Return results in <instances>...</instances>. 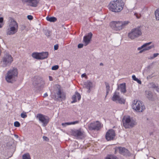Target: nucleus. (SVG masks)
<instances>
[{"label":"nucleus","instance_id":"47","mask_svg":"<svg viewBox=\"0 0 159 159\" xmlns=\"http://www.w3.org/2000/svg\"><path fill=\"white\" fill-rule=\"evenodd\" d=\"M49 78L50 81H52V78L51 76H49Z\"/></svg>","mask_w":159,"mask_h":159},{"label":"nucleus","instance_id":"36","mask_svg":"<svg viewBox=\"0 0 159 159\" xmlns=\"http://www.w3.org/2000/svg\"><path fill=\"white\" fill-rule=\"evenodd\" d=\"M50 31L49 30H47L45 32V35L48 37H49L50 35Z\"/></svg>","mask_w":159,"mask_h":159},{"label":"nucleus","instance_id":"21","mask_svg":"<svg viewBox=\"0 0 159 159\" xmlns=\"http://www.w3.org/2000/svg\"><path fill=\"white\" fill-rule=\"evenodd\" d=\"M118 88L120 89L122 93H125L126 92V85L125 83H122L118 86Z\"/></svg>","mask_w":159,"mask_h":159},{"label":"nucleus","instance_id":"18","mask_svg":"<svg viewBox=\"0 0 159 159\" xmlns=\"http://www.w3.org/2000/svg\"><path fill=\"white\" fill-rule=\"evenodd\" d=\"M77 98L78 101H79L81 98V95L78 92L76 91L75 93L72 97V101L71 102L72 103H74L77 102Z\"/></svg>","mask_w":159,"mask_h":159},{"label":"nucleus","instance_id":"19","mask_svg":"<svg viewBox=\"0 0 159 159\" xmlns=\"http://www.w3.org/2000/svg\"><path fill=\"white\" fill-rule=\"evenodd\" d=\"M56 93L58 98H62L65 97V94L63 92L61 91V88L60 87L58 88V91Z\"/></svg>","mask_w":159,"mask_h":159},{"label":"nucleus","instance_id":"39","mask_svg":"<svg viewBox=\"0 0 159 159\" xmlns=\"http://www.w3.org/2000/svg\"><path fill=\"white\" fill-rule=\"evenodd\" d=\"M132 78L134 80V81H136V80L138 79V78H136V76L134 75H133L132 76Z\"/></svg>","mask_w":159,"mask_h":159},{"label":"nucleus","instance_id":"31","mask_svg":"<svg viewBox=\"0 0 159 159\" xmlns=\"http://www.w3.org/2000/svg\"><path fill=\"white\" fill-rule=\"evenodd\" d=\"M20 116L21 118H25L27 117V115L25 112H23L21 114Z\"/></svg>","mask_w":159,"mask_h":159},{"label":"nucleus","instance_id":"12","mask_svg":"<svg viewBox=\"0 0 159 159\" xmlns=\"http://www.w3.org/2000/svg\"><path fill=\"white\" fill-rule=\"evenodd\" d=\"M37 117L39 119V121L42 123V125L43 126H45L49 122V118L48 117L42 114H38Z\"/></svg>","mask_w":159,"mask_h":159},{"label":"nucleus","instance_id":"20","mask_svg":"<svg viewBox=\"0 0 159 159\" xmlns=\"http://www.w3.org/2000/svg\"><path fill=\"white\" fill-rule=\"evenodd\" d=\"M79 121L76 120L74 121H71L65 123H63L61 124V125L63 127H66L67 126L70 125H75L79 123Z\"/></svg>","mask_w":159,"mask_h":159},{"label":"nucleus","instance_id":"2","mask_svg":"<svg viewBox=\"0 0 159 159\" xmlns=\"http://www.w3.org/2000/svg\"><path fill=\"white\" fill-rule=\"evenodd\" d=\"M18 75L17 69L16 68H13L7 71L5 80L8 83H13L17 80Z\"/></svg>","mask_w":159,"mask_h":159},{"label":"nucleus","instance_id":"16","mask_svg":"<svg viewBox=\"0 0 159 159\" xmlns=\"http://www.w3.org/2000/svg\"><path fill=\"white\" fill-rule=\"evenodd\" d=\"M92 34L91 32L88 34L87 35L84 36L83 38L84 42L85 44V45H87L90 42L92 38Z\"/></svg>","mask_w":159,"mask_h":159},{"label":"nucleus","instance_id":"28","mask_svg":"<svg viewBox=\"0 0 159 159\" xmlns=\"http://www.w3.org/2000/svg\"><path fill=\"white\" fill-rule=\"evenodd\" d=\"M22 157V159H31L29 153L23 154Z\"/></svg>","mask_w":159,"mask_h":159},{"label":"nucleus","instance_id":"53","mask_svg":"<svg viewBox=\"0 0 159 159\" xmlns=\"http://www.w3.org/2000/svg\"><path fill=\"white\" fill-rule=\"evenodd\" d=\"M100 66H102V65H103V64L102 63H100Z\"/></svg>","mask_w":159,"mask_h":159},{"label":"nucleus","instance_id":"48","mask_svg":"<svg viewBox=\"0 0 159 159\" xmlns=\"http://www.w3.org/2000/svg\"><path fill=\"white\" fill-rule=\"evenodd\" d=\"M48 95V94L47 93H45L44 94V95H43V97H46Z\"/></svg>","mask_w":159,"mask_h":159},{"label":"nucleus","instance_id":"1","mask_svg":"<svg viewBox=\"0 0 159 159\" xmlns=\"http://www.w3.org/2000/svg\"><path fill=\"white\" fill-rule=\"evenodd\" d=\"M124 3L122 0H116L111 1L108 7L110 10L115 12H120L123 9Z\"/></svg>","mask_w":159,"mask_h":159},{"label":"nucleus","instance_id":"51","mask_svg":"<svg viewBox=\"0 0 159 159\" xmlns=\"http://www.w3.org/2000/svg\"><path fill=\"white\" fill-rule=\"evenodd\" d=\"M3 24H0V28H2V27Z\"/></svg>","mask_w":159,"mask_h":159},{"label":"nucleus","instance_id":"50","mask_svg":"<svg viewBox=\"0 0 159 159\" xmlns=\"http://www.w3.org/2000/svg\"><path fill=\"white\" fill-rule=\"evenodd\" d=\"M15 137H16V138H18V136L17 135L15 134L14 135Z\"/></svg>","mask_w":159,"mask_h":159},{"label":"nucleus","instance_id":"13","mask_svg":"<svg viewBox=\"0 0 159 159\" xmlns=\"http://www.w3.org/2000/svg\"><path fill=\"white\" fill-rule=\"evenodd\" d=\"M112 101L116 102H118L120 103L124 104L125 102V100L124 98H122L120 97L119 93H115L112 98Z\"/></svg>","mask_w":159,"mask_h":159},{"label":"nucleus","instance_id":"10","mask_svg":"<svg viewBox=\"0 0 159 159\" xmlns=\"http://www.w3.org/2000/svg\"><path fill=\"white\" fill-rule=\"evenodd\" d=\"M89 128L90 130H99L102 127L101 124L99 121H96L90 124Z\"/></svg>","mask_w":159,"mask_h":159},{"label":"nucleus","instance_id":"35","mask_svg":"<svg viewBox=\"0 0 159 159\" xmlns=\"http://www.w3.org/2000/svg\"><path fill=\"white\" fill-rule=\"evenodd\" d=\"M134 15L138 19L140 18L141 16V14L139 13H135Z\"/></svg>","mask_w":159,"mask_h":159},{"label":"nucleus","instance_id":"9","mask_svg":"<svg viewBox=\"0 0 159 159\" xmlns=\"http://www.w3.org/2000/svg\"><path fill=\"white\" fill-rule=\"evenodd\" d=\"M151 43V42L146 43L142 45L141 47L138 48L137 50L140 51L139 53H141L144 51L149 50L154 48V46L153 45L149 46Z\"/></svg>","mask_w":159,"mask_h":159},{"label":"nucleus","instance_id":"49","mask_svg":"<svg viewBox=\"0 0 159 159\" xmlns=\"http://www.w3.org/2000/svg\"><path fill=\"white\" fill-rule=\"evenodd\" d=\"M86 75L85 73L81 75V77L83 78L86 76Z\"/></svg>","mask_w":159,"mask_h":159},{"label":"nucleus","instance_id":"6","mask_svg":"<svg viewBox=\"0 0 159 159\" xmlns=\"http://www.w3.org/2000/svg\"><path fill=\"white\" fill-rule=\"evenodd\" d=\"M132 108L138 112H142L145 109L143 103L140 101L134 100L132 106Z\"/></svg>","mask_w":159,"mask_h":159},{"label":"nucleus","instance_id":"29","mask_svg":"<svg viewBox=\"0 0 159 159\" xmlns=\"http://www.w3.org/2000/svg\"><path fill=\"white\" fill-rule=\"evenodd\" d=\"M155 16L156 19L157 20H159V9H157L155 11Z\"/></svg>","mask_w":159,"mask_h":159},{"label":"nucleus","instance_id":"32","mask_svg":"<svg viewBox=\"0 0 159 159\" xmlns=\"http://www.w3.org/2000/svg\"><path fill=\"white\" fill-rule=\"evenodd\" d=\"M159 54L158 53H154L153 54V56H151L149 58L150 59H153L154 58H155V57H157L159 55Z\"/></svg>","mask_w":159,"mask_h":159},{"label":"nucleus","instance_id":"23","mask_svg":"<svg viewBox=\"0 0 159 159\" xmlns=\"http://www.w3.org/2000/svg\"><path fill=\"white\" fill-rule=\"evenodd\" d=\"M85 85L86 88L89 89V92L90 91V89L92 86V83L90 81H87L85 83Z\"/></svg>","mask_w":159,"mask_h":159},{"label":"nucleus","instance_id":"34","mask_svg":"<svg viewBox=\"0 0 159 159\" xmlns=\"http://www.w3.org/2000/svg\"><path fill=\"white\" fill-rule=\"evenodd\" d=\"M59 68L58 65H55L53 66L52 68V69L53 70H57Z\"/></svg>","mask_w":159,"mask_h":159},{"label":"nucleus","instance_id":"37","mask_svg":"<svg viewBox=\"0 0 159 159\" xmlns=\"http://www.w3.org/2000/svg\"><path fill=\"white\" fill-rule=\"evenodd\" d=\"M27 18L29 20H32L33 18V16L31 15L28 16Z\"/></svg>","mask_w":159,"mask_h":159},{"label":"nucleus","instance_id":"4","mask_svg":"<svg viewBox=\"0 0 159 159\" xmlns=\"http://www.w3.org/2000/svg\"><path fill=\"white\" fill-rule=\"evenodd\" d=\"M128 21H113L110 24V26L113 29L116 30H120L128 24Z\"/></svg>","mask_w":159,"mask_h":159},{"label":"nucleus","instance_id":"22","mask_svg":"<svg viewBox=\"0 0 159 159\" xmlns=\"http://www.w3.org/2000/svg\"><path fill=\"white\" fill-rule=\"evenodd\" d=\"M48 53L47 52L40 53V60L44 59L48 57Z\"/></svg>","mask_w":159,"mask_h":159},{"label":"nucleus","instance_id":"25","mask_svg":"<svg viewBox=\"0 0 159 159\" xmlns=\"http://www.w3.org/2000/svg\"><path fill=\"white\" fill-rule=\"evenodd\" d=\"M46 20H47L51 22H54L57 20V19L55 17H49L47 16L46 17Z\"/></svg>","mask_w":159,"mask_h":159},{"label":"nucleus","instance_id":"14","mask_svg":"<svg viewBox=\"0 0 159 159\" xmlns=\"http://www.w3.org/2000/svg\"><path fill=\"white\" fill-rule=\"evenodd\" d=\"M24 2L27 3V5L33 7H37L39 2V0H22Z\"/></svg>","mask_w":159,"mask_h":159},{"label":"nucleus","instance_id":"33","mask_svg":"<svg viewBox=\"0 0 159 159\" xmlns=\"http://www.w3.org/2000/svg\"><path fill=\"white\" fill-rule=\"evenodd\" d=\"M14 125L16 127H19L20 125V124L19 122L16 121L14 123Z\"/></svg>","mask_w":159,"mask_h":159},{"label":"nucleus","instance_id":"15","mask_svg":"<svg viewBox=\"0 0 159 159\" xmlns=\"http://www.w3.org/2000/svg\"><path fill=\"white\" fill-rule=\"evenodd\" d=\"M115 136V131L112 129H109L106 133V139L107 141L113 140Z\"/></svg>","mask_w":159,"mask_h":159},{"label":"nucleus","instance_id":"40","mask_svg":"<svg viewBox=\"0 0 159 159\" xmlns=\"http://www.w3.org/2000/svg\"><path fill=\"white\" fill-rule=\"evenodd\" d=\"M58 46L57 44H56L54 46V49L55 50H57L58 49Z\"/></svg>","mask_w":159,"mask_h":159},{"label":"nucleus","instance_id":"45","mask_svg":"<svg viewBox=\"0 0 159 159\" xmlns=\"http://www.w3.org/2000/svg\"><path fill=\"white\" fill-rule=\"evenodd\" d=\"M43 139L44 140H45L46 141L47 140V139H48V138L46 137H45V136H43Z\"/></svg>","mask_w":159,"mask_h":159},{"label":"nucleus","instance_id":"11","mask_svg":"<svg viewBox=\"0 0 159 159\" xmlns=\"http://www.w3.org/2000/svg\"><path fill=\"white\" fill-rule=\"evenodd\" d=\"M72 134L77 139H82L84 137V132L81 129L73 130Z\"/></svg>","mask_w":159,"mask_h":159},{"label":"nucleus","instance_id":"8","mask_svg":"<svg viewBox=\"0 0 159 159\" xmlns=\"http://www.w3.org/2000/svg\"><path fill=\"white\" fill-rule=\"evenodd\" d=\"M142 34V32L139 27L133 29L131 31L128 33L129 38L131 39H133L137 38Z\"/></svg>","mask_w":159,"mask_h":159},{"label":"nucleus","instance_id":"42","mask_svg":"<svg viewBox=\"0 0 159 159\" xmlns=\"http://www.w3.org/2000/svg\"><path fill=\"white\" fill-rule=\"evenodd\" d=\"M136 81L138 83H139V84H141V80H140L139 79H137V80H136Z\"/></svg>","mask_w":159,"mask_h":159},{"label":"nucleus","instance_id":"41","mask_svg":"<svg viewBox=\"0 0 159 159\" xmlns=\"http://www.w3.org/2000/svg\"><path fill=\"white\" fill-rule=\"evenodd\" d=\"M25 25H22L21 27V30H23L25 29Z\"/></svg>","mask_w":159,"mask_h":159},{"label":"nucleus","instance_id":"27","mask_svg":"<svg viewBox=\"0 0 159 159\" xmlns=\"http://www.w3.org/2000/svg\"><path fill=\"white\" fill-rule=\"evenodd\" d=\"M146 96L149 99H151L152 96V94L151 92L150 91H147L145 92Z\"/></svg>","mask_w":159,"mask_h":159},{"label":"nucleus","instance_id":"7","mask_svg":"<svg viewBox=\"0 0 159 159\" xmlns=\"http://www.w3.org/2000/svg\"><path fill=\"white\" fill-rule=\"evenodd\" d=\"M123 125L125 128H129L133 127L136 125V122L133 119L128 116L123 118Z\"/></svg>","mask_w":159,"mask_h":159},{"label":"nucleus","instance_id":"54","mask_svg":"<svg viewBox=\"0 0 159 159\" xmlns=\"http://www.w3.org/2000/svg\"><path fill=\"white\" fill-rule=\"evenodd\" d=\"M38 85L39 86H40V85H39V84H38Z\"/></svg>","mask_w":159,"mask_h":159},{"label":"nucleus","instance_id":"46","mask_svg":"<svg viewBox=\"0 0 159 159\" xmlns=\"http://www.w3.org/2000/svg\"><path fill=\"white\" fill-rule=\"evenodd\" d=\"M156 89V90L157 91V92L159 93V87L157 86Z\"/></svg>","mask_w":159,"mask_h":159},{"label":"nucleus","instance_id":"30","mask_svg":"<svg viewBox=\"0 0 159 159\" xmlns=\"http://www.w3.org/2000/svg\"><path fill=\"white\" fill-rule=\"evenodd\" d=\"M105 159H118L116 157L114 156L109 155L107 156Z\"/></svg>","mask_w":159,"mask_h":159},{"label":"nucleus","instance_id":"3","mask_svg":"<svg viewBox=\"0 0 159 159\" xmlns=\"http://www.w3.org/2000/svg\"><path fill=\"white\" fill-rule=\"evenodd\" d=\"M18 28V25L17 22L14 20H11L7 27V34L12 35L15 34L17 32Z\"/></svg>","mask_w":159,"mask_h":159},{"label":"nucleus","instance_id":"5","mask_svg":"<svg viewBox=\"0 0 159 159\" xmlns=\"http://www.w3.org/2000/svg\"><path fill=\"white\" fill-rule=\"evenodd\" d=\"M13 60L12 56L9 53H7L2 57L1 63L2 66L5 67L10 66Z\"/></svg>","mask_w":159,"mask_h":159},{"label":"nucleus","instance_id":"38","mask_svg":"<svg viewBox=\"0 0 159 159\" xmlns=\"http://www.w3.org/2000/svg\"><path fill=\"white\" fill-rule=\"evenodd\" d=\"M83 46V44L82 43H80L78 45V47L79 48H81Z\"/></svg>","mask_w":159,"mask_h":159},{"label":"nucleus","instance_id":"52","mask_svg":"<svg viewBox=\"0 0 159 159\" xmlns=\"http://www.w3.org/2000/svg\"><path fill=\"white\" fill-rule=\"evenodd\" d=\"M41 83H42V84L43 85V84H44V81L42 80H41Z\"/></svg>","mask_w":159,"mask_h":159},{"label":"nucleus","instance_id":"43","mask_svg":"<svg viewBox=\"0 0 159 159\" xmlns=\"http://www.w3.org/2000/svg\"><path fill=\"white\" fill-rule=\"evenodd\" d=\"M153 88H156L157 87L156 85L153 83L151 84Z\"/></svg>","mask_w":159,"mask_h":159},{"label":"nucleus","instance_id":"17","mask_svg":"<svg viewBox=\"0 0 159 159\" xmlns=\"http://www.w3.org/2000/svg\"><path fill=\"white\" fill-rule=\"evenodd\" d=\"M118 149L119 151V153L124 155V156H129L130 153L129 151L127 149L122 147H118Z\"/></svg>","mask_w":159,"mask_h":159},{"label":"nucleus","instance_id":"26","mask_svg":"<svg viewBox=\"0 0 159 159\" xmlns=\"http://www.w3.org/2000/svg\"><path fill=\"white\" fill-rule=\"evenodd\" d=\"M105 84L106 86V95H107L110 91V87L109 84L105 82Z\"/></svg>","mask_w":159,"mask_h":159},{"label":"nucleus","instance_id":"44","mask_svg":"<svg viewBox=\"0 0 159 159\" xmlns=\"http://www.w3.org/2000/svg\"><path fill=\"white\" fill-rule=\"evenodd\" d=\"M3 19L2 17H0V23H2L3 22Z\"/></svg>","mask_w":159,"mask_h":159},{"label":"nucleus","instance_id":"24","mask_svg":"<svg viewBox=\"0 0 159 159\" xmlns=\"http://www.w3.org/2000/svg\"><path fill=\"white\" fill-rule=\"evenodd\" d=\"M32 56L35 59L40 60V53H33L32 54Z\"/></svg>","mask_w":159,"mask_h":159}]
</instances>
